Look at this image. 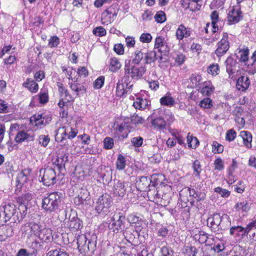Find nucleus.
<instances>
[{
    "mask_svg": "<svg viewBox=\"0 0 256 256\" xmlns=\"http://www.w3.org/2000/svg\"><path fill=\"white\" fill-rule=\"evenodd\" d=\"M214 192L220 194L222 198H228L230 196V192L220 187H217L214 188Z\"/></svg>",
    "mask_w": 256,
    "mask_h": 256,
    "instance_id": "5fc2aeb1",
    "label": "nucleus"
},
{
    "mask_svg": "<svg viewBox=\"0 0 256 256\" xmlns=\"http://www.w3.org/2000/svg\"><path fill=\"white\" fill-rule=\"evenodd\" d=\"M127 220L132 226H134L138 230L145 225V222L141 216H137L135 214H131L128 216Z\"/></svg>",
    "mask_w": 256,
    "mask_h": 256,
    "instance_id": "ddd939ff",
    "label": "nucleus"
},
{
    "mask_svg": "<svg viewBox=\"0 0 256 256\" xmlns=\"http://www.w3.org/2000/svg\"><path fill=\"white\" fill-rule=\"evenodd\" d=\"M148 105V102L146 99L137 98L133 103V106L136 109H145Z\"/></svg>",
    "mask_w": 256,
    "mask_h": 256,
    "instance_id": "f704fd0d",
    "label": "nucleus"
},
{
    "mask_svg": "<svg viewBox=\"0 0 256 256\" xmlns=\"http://www.w3.org/2000/svg\"><path fill=\"white\" fill-rule=\"evenodd\" d=\"M226 69L230 76H234L238 72V65L236 61L231 57H228L226 60Z\"/></svg>",
    "mask_w": 256,
    "mask_h": 256,
    "instance_id": "dca6fc26",
    "label": "nucleus"
},
{
    "mask_svg": "<svg viewBox=\"0 0 256 256\" xmlns=\"http://www.w3.org/2000/svg\"><path fill=\"white\" fill-rule=\"evenodd\" d=\"M62 72L66 74L67 78L70 80H71L73 81L75 80L74 78H72V76L76 73V71L72 68H66V66H64L62 67Z\"/></svg>",
    "mask_w": 256,
    "mask_h": 256,
    "instance_id": "a18cd8bd",
    "label": "nucleus"
},
{
    "mask_svg": "<svg viewBox=\"0 0 256 256\" xmlns=\"http://www.w3.org/2000/svg\"><path fill=\"white\" fill-rule=\"evenodd\" d=\"M36 252L33 251L29 252L25 248L20 249L16 254V256H36Z\"/></svg>",
    "mask_w": 256,
    "mask_h": 256,
    "instance_id": "052dcab7",
    "label": "nucleus"
},
{
    "mask_svg": "<svg viewBox=\"0 0 256 256\" xmlns=\"http://www.w3.org/2000/svg\"><path fill=\"white\" fill-rule=\"evenodd\" d=\"M187 144L189 148H196L199 142L196 138L189 135L186 136Z\"/></svg>",
    "mask_w": 256,
    "mask_h": 256,
    "instance_id": "37998d69",
    "label": "nucleus"
},
{
    "mask_svg": "<svg viewBox=\"0 0 256 256\" xmlns=\"http://www.w3.org/2000/svg\"><path fill=\"white\" fill-rule=\"evenodd\" d=\"M199 105L204 108H209L212 106V102L210 98H205L200 101Z\"/></svg>",
    "mask_w": 256,
    "mask_h": 256,
    "instance_id": "864d4df0",
    "label": "nucleus"
},
{
    "mask_svg": "<svg viewBox=\"0 0 256 256\" xmlns=\"http://www.w3.org/2000/svg\"><path fill=\"white\" fill-rule=\"evenodd\" d=\"M236 55V58L239 62L242 64L246 66L247 69L246 70L252 74L256 72V68H251V60L248 56L249 50L247 48L239 50Z\"/></svg>",
    "mask_w": 256,
    "mask_h": 256,
    "instance_id": "39448f33",
    "label": "nucleus"
},
{
    "mask_svg": "<svg viewBox=\"0 0 256 256\" xmlns=\"http://www.w3.org/2000/svg\"><path fill=\"white\" fill-rule=\"evenodd\" d=\"M24 86L28 88L32 92H36L38 90V86L34 80L28 78L23 84Z\"/></svg>",
    "mask_w": 256,
    "mask_h": 256,
    "instance_id": "e433bc0d",
    "label": "nucleus"
},
{
    "mask_svg": "<svg viewBox=\"0 0 256 256\" xmlns=\"http://www.w3.org/2000/svg\"><path fill=\"white\" fill-rule=\"evenodd\" d=\"M240 136L243 140V144L247 148H252V135L250 132L248 131H241Z\"/></svg>",
    "mask_w": 256,
    "mask_h": 256,
    "instance_id": "bb28decb",
    "label": "nucleus"
},
{
    "mask_svg": "<svg viewBox=\"0 0 256 256\" xmlns=\"http://www.w3.org/2000/svg\"><path fill=\"white\" fill-rule=\"evenodd\" d=\"M52 230L51 229L42 226L38 238L44 241L49 240L52 237Z\"/></svg>",
    "mask_w": 256,
    "mask_h": 256,
    "instance_id": "7c9ffc66",
    "label": "nucleus"
},
{
    "mask_svg": "<svg viewBox=\"0 0 256 256\" xmlns=\"http://www.w3.org/2000/svg\"><path fill=\"white\" fill-rule=\"evenodd\" d=\"M46 256H68V255L65 252L56 250L50 251L47 254Z\"/></svg>",
    "mask_w": 256,
    "mask_h": 256,
    "instance_id": "69168bd1",
    "label": "nucleus"
},
{
    "mask_svg": "<svg viewBox=\"0 0 256 256\" xmlns=\"http://www.w3.org/2000/svg\"><path fill=\"white\" fill-rule=\"evenodd\" d=\"M230 234L237 241L240 240L246 234H249L250 236H251L249 223L246 228L239 226H232L230 228Z\"/></svg>",
    "mask_w": 256,
    "mask_h": 256,
    "instance_id": "9d476101",
    "label": "nucleus"
},
{
    "mask_svg": "<svg viewBox=\"0 0 256 256\" xmlns=\"http://www.w3.org/2000/svg\"><path fill=\"white\" fill-rule=\"evenodd\" d=\"M33 140L34 137L32 136L29 134L27 132L22 130L18 131L15 138L16 142L18 143L28 142Z\"/></svg>",
    "mask_w": 256,
    "mask_h": 256,
    "instance_id": "4be33fe9",
    "label": "nucleus"
},
{
    "mask_svg": "<svg viewBox=\"0 0 256 256\" xmlns=\"http://www.w3.org/2000/svg\"><path fill=\"white\" fill-rule=\"evenodd\" d=\"M76 80H74L73 81L69 80L68 84L74 94L76 96H78L80 94H84L86 91V89L82 85L76 83Z\"/></svg>",
    "mask_w": 256,
    "mask_h": 256,
    "instance_id": "aec40b11",
    "label": "nucleus"
},
{
    "mask_svg": "<svg viewBox=\"0 0 256 256\" xmlns=\"http://www.w3.org/2000/svg\"><path fill=\"white\" fill-rule=\"evenodd\" d=\"M156 59V53L154 51L149 52L145 56L146 63V64H150Z\"/></svg>",
    "mask_w": 256,
    "mask_h": 256,
    "instance_id": "8fccbe9b",
    "label": "nucleus"
},
{
    "mask_svg": "<svg viewBox=\"0 0 256 256\" xmlns=\"http://www.w3.org/2000/svg\"><path fill=\"white\" fill-rule=\"evenodd\" d=\"M214 88L210 81L205 82L203 84V86L201 90V92L203 95L210 96L214 91Z\"/></svg>",
    "mask_w": 256,
    "mask_h": 256,
    "instance_id": "72a5a7b5",
    "label": "nucleus"
},
{
    "mask_svg": "<svg viewBox=\"0 0 256 256\" xmlns=\"http://www.w3.org/2000/svg\"><path fill=\"white\" fill-rule=\"evenodd\" d=\"M40 176H42L41 182L46 186L54 184L56 182V174L55 170L52 168L41 170Z\"/></svg>",
    "mask_w": 256,
    "mask_h": 256,
    "instance_id": "0eeeda50",
    "label": "nucleus"
},
{
    "mask_svg": "<svg viewBox=\"0 0 256 256\" xmlns=\"http://www.w3.org/2000/svg\"><path fill=\"white\" fill-rule=\"evenodd\" d=\"M13 235L12 228L7 226H0V240H4Z\"/></svg>",
    "mask_w": 256,
    "mask_h": 256,
    "instance_id": "a878e982",
    "label": "nucleus"
},
{
    "mask_svg": "<svg viewBox=\"0 0 256 256\" xmlns=\"http://www.w3.org/2000/svg\"><path fill=\"white\" fill-rule=\"evenodd\" d=\"M124 76L132 79L140 78L146 72L145 66H138L130 64V62H126L124 68Z\"/></svg>",
    "mask_w": 256,
    "mask_h": 256,
    "instance_id": "f03ea898",
    "label": "nucleus"
},
{
    "mask_svg": "<svg viewBox=\"0 0 256 256\" xmlns=\"http://www.w3.org/2000/svg\"><path fill=\"white\" fill-rule=\"evenodd\" d=\"M162 116L164 118L166 126L170 124L174 120V115L170 112L166 113L165 114Z\"/></svg>",
    "mask_w": 256,
    "mask_h": 256,
    "instance_id": "bf43d9fd",
    "label": "nucleus"
},
{
    "mask_svg": "<svg viewBox=\"0 0 256 256\" xmlns=\"http://www.w3.org/2000/svg\"><path fill=\"white\" fill-rule=\"evenodd\" d=\"M192 33L190 28H186L183 24H180L178 26L176 32V38L179 40H182L184 38L189 37Z\"/></svg>",
    "mask_w": 256,
    "mask_h": 256,
    "instance_id": "f3484780",
    "label": "nucleus"
},
{
    "mask_svg": "<svg viewBox=\"0 0 256 256\" xmlns=\"http://www.w3.org/2000/svg\"><path fill=\"white\" fill-rule=\"evenodd\" d=\"M111 198L108 195H102L94 202V209L98 214L105 215L109 212L112 204Z\"/></svg>",
    "mask_w": 256,
    "mask_h": 256,
    "instance_id": "20e7f679",
    "label": "nucleus"
},
{
    "mask_svg": "<svg viewBox=\"0 0 256 256\" xmlns=\"http://www.w3.org/2000/svg\"><path fill=\"white\" fill-rule=\"evenodd\" d=\"M60 202V196L58 192H54L44 197L42 202V208L50 212L55 211Z\"/></svg>",
    "mask_w": 256,
    "mask_h": 256,
    "instance_id": "f257e3e1",
    "label": "nucleus"
},
{
    "mask_svg": "<svg viewBox=\"0 0 256 256\" xmlns=\"http://www.w3.org/2000/svg\"><path fill=\"white\" fill-rule=\"evenodd\" d=\"M16 212V206L14 204H4L0 206V222H6L15 214Z\"/></svg>",
    "mask_w": 256,
    "mask_h": 256,
    "instance_id": "423d86ee",
    "label": "nucleus"
},
{
    "mask_svg": "<svg viewBox=\"0 0 256 256\" xmlns=\"http://www.w3.org/2000/svg\"><path fill=\"white\" fill-rule=\"evenodd\" d=\"M250 235L253 238H256V220L249 223Z\"/></svg>",
    "mask_w": 256,
    "mask_h": 256,
    "instance_id": "774afa93",
    "label": "nucleus"
},
{
    "mask_svg": "<svg viewBox=\"0 0 256 256\" xmlns=\"http://www.w3.org/2000/svg\"><path fill=\"white\" fill-rule=\"evenodd\" d=\"M68 226L70 229L78 230L82 228V222L78 218H72L68 222Z\"/></svg>",
    "mask_w": 256,
    "mask_h": 256,
    "instance_id": "a19ab883",
    "label": "nucleus"
},
{
    "mask_svg": "<svg viewBox=\"0 0 256 256\" xmlns=\"http://www.w3.org/2000/svg\"><path fill=\"white\" fill-rule=\"evenodd\" d=\"M218 16L216 12H213L211 14L212 23L210 24H208L207 25V28L206 30V32H208V28H211L212 31L213 33L212 36L213 41L216 40L217 38L216 37V34L215 33L218 30V26L216 24Z\"/></svg>",
    "mask_w": 256,
    "mask_h": 256,
    "instance_id": "2eb2a0df",
    "label": "nucleus"
},
{
    "mask_svg": "<svg viewBox=\"0 0 256 256\" xmlns=\"http://www.w3.org/2000/svg\"><path fill=\"white\" fill-rule=\"evenodd\" d=\"M144 56V54L140 50H136L133 55L132 63L134 64H138L142 60Z\"/></svg>",
    "mask_w": 256,
    "mask_h": 256,
    "instance_id": "c03bdc74",
    "label": "nucleus"
},
{
    "mask_svg": "<svg viewBox=\"0 0 256 256\" xmlns=\"http://www.w3.org/2000/svg\"><path fill=\"white\" fill-rule=\"evenodd\" d=\"M32 199V194L30 193H26L18 198V202L24 203L28 202Z\"/></svg>",
    "mask_w": 256,
    "mask_h": 256,
    "instance_id": "0e129e2a",
    "label": "nucleus"
},
{
    "mask_svg": "<svg viewBox=\"0 0 256 256\" xmlns=\"http://www.w3.org/2000/svg\"><path fill=\"white\" fill-rule=\"evenodd\" d=\"M154 49L157 50L158 52L166 54L168 51L169 48L164 38L162 36H157L155 40Z\"/></svg>",
    "mask_w": 256,
    "mask_h": 256,
    "instance_id": "4468645a",
    "label": "nucleus"
},
{
    "mask_svg": "<svg viewBox=\"0 0 256 256\" xmlns=\"http://www.w3.org/2000/svg\"><path fill=\"white\" fill-rule=\"evenodd\" d=\"M72 127L69 124L59 128L56 132V138L60 139V141L63 140L66 136H67L70 132H72Z\"/></svg>",
    "mask_w": 256,
    "mask_h": 256,
    "instance_id": "5701e85b",
    "label": "nucleus"
},
{
    "mask_svg": "<svg viewBox=\"0 0 256 256\" xmlns=\"http://www.w3.org/2000/svg\"><path fill=\"white\" fill-rule=\"evenodd\" d=\"M188 0H180V4L183 8L185 9L188 8L192 12L200 10L201 5L196 4V6H193V4L191 2H188Z\"/></svg>",
    "mask_w": 256,
    "mask_h": 256,
    "instance_id": "ea45409f",
    "label": "nucleus"
},
{
    "mask_svg": "<svg viewBox=\"0 0 256 256\" xmlns=\"http://www.w3.org/2000/svg\"><path fill=\"white\" fill-rule=\"evenodd\" d=\"M50 138L48 135L42 134L38 138V144L43 147H46L50 142Z\"/></svg>",
    "mask_w": 256,
    "mask_h": 256,
    "instance_id": "09e8293b",
    "label": "nucleus"
},
{
    "mask_svg": "<svg viewBox=\"0 0 256 256\" xmlns=\"http://www.w3.org/2000/svg\"><path fill=\"white\" fill-rule=\"evenodd\" d=\"M78 248L82 254L94 252L96 247V242L90 239L86 236L82 234L77 238Z\"/></svg>",
    "mask_w": 256,
    "mask_h": 256,
    "instance_id": "7ed1b4c3",
    "label": "nucleus"
},
{
    "mask_svg": "<svg viewBox=\"0 0 256 256\" xmlns=\"http://www.w3.org/2000/svg\"><path fill=\"white\" fill-rule=\"evenodd\" d=\"M126 161L124 157L122 154H119L116 162V168L118 170H122L125 168Z\"/></svg>",
    "mask_w": 256,
    "mask_h": 256,
    "instance_id": "de8ad7c7",
    "label": "nucleus"
},
{
    "mask_svg": "<svg viewBox=\"0 0 256 256\" xmlns=\"http://www.w3.org/2000/svg\"><path fill=\"white\" fill-rule=\"evenodd\" d=\"M208 222L212 228H216L220 226L222 222L220 215L219 214H214L212 216L208 218Z\"/></svg>",
    "mask_w": 256,
    "mask_h": 256,
    "instance_id": "c85d7f7f",
    "label": "nucleus"
},
{
    "mask_svg": "<svg viewBox=\"0 0 256 256\" xmlns=\"http://www.w3.org/2000/svg\"><path fill=\"white\" fill-rule=\"evenodd\" d=\"M104 146L106 149L110 150L114 146V140L110 137H106L104 140Z\"/></svg>",
    "mask_w": 256,
    "mask_h": 256,
    "instance_id": "13d9d810",
    "label": "nucleus"
},
{
    "mask_svg": "<svg viewBox=\"0 0 256 256\" xmlns=\"http://www.w3.org/2000/svg\"><path fill=\"white\" fill-rule=\"evenodd\" d=\"M236 136V131L233 129H230L226 132V139L228 142H232L235 139Z\"/></svg>",
    "mask_w": 256,
    "mask_h": 256,
    "instance_id": "680f3d73",
    "label": "nucleus"
},
{
    "mask_svg": "<svg viewBox=\"0 0 256 256\" xmlns=\"http://www.w3.org/2000/svg\"><path fill=\"white\" fill-rule=\"evenodd\" d=\"M235 208L239 212H247L250 208V204L246 200L238 202L235 206Z\"/></svg>",
    "mask_w": 256,
    "mask_h": 256,
    "instance_id": "58836bf2",
    "label": "nucleus"
},
{
    "mask_svg": "<svg viewBox=\"0 0 256 256\" xmlns=\"http://www.w3.org/2000/svg\"><path fill=\"white\" fill-rule=\"evenodd\" d=\"M58 90L62 98H67L68 100H72V97L68 91V90L61 82H58Z\"/></svg>",
    "mask_w": 256,
    "mask_h": 256,
    "instance_id": "473e14b6",
    "label": "nucleus"
},
{
    "mask_svg": "<svg viewBox=\"0 0 256 256\" xmlns=\"http://www.w3.org/2000/svg\"><path fill=\"white\" fill-rule=\"evenodd\" d=\"M148 120L152 128L156 130H164L166 128V122L162 115H158L156 112H154L149 116Z\"/></svg>",
    "mask_w": 256,
    "mask_h": 256,
    "instance_id": "6e6552de",
    "label": "nucleus"
},
{
    "mask_svg": "<svg viewBox=\"0 0 256 256\" xmlns=\"http://www.w3.org/2000/svg\"><path fill=\"white\" fill-rule=\"evenodd\" d=\"M214 164L215 170L220 171L224 168V162L220 158H218L214 160Z\"/></svg>",
    "mask_w": 256,
    "mask_h": 256,
    "instance_id": "3c124183",
    "label": "nucleus"
},
{
    "mask_svg": "<svg viewBox=\"0 0 256 256\" xmlns=\"http://www.w3.org/2000/svg\"><path fill=\"white\" fill-rule=\"evenodd\" d=\"M89 196V192L85 188H82L80 194L74 198V202L77 204H82L88 200Z\"/></svg>",
    "mask_w": 256,
    "mask_h": 256,
    "instance_id": "c756f323",
    "label": "nucleus"
},
{
    "mask_svg": "<svg viewBox=\"0 0 256 256\" xmlns=\"http://www.w3.org/2000/svg\"><path fill=\"white\" fill-rule=\"evenodd\" d=\"M154 18L156 22L162 23L166 20L165 13L162 11L158 12L154 16Z\"/></svg>",
    "mask_w": 256,
    "mask_h": 256,
    "instance_id": "6e6d98bb",
    "label": "nucleus"
},
{
    "mask_svg": "<svg viewBox=\"0 0 256 256\" xmlns=\"http://www.w3.org/2000/svg\"><path fill=\"white\" fill-rule=\"evenodd\" d=\"M116 8V6L112 4L102 13V22L103 24L108 25L116 19L118 11Z\"/></svg>",
    "mask_w": 256,
    "mask_h": 256,
    "instance_id": "1a4fd4ad",
    "label": "nucleus"
},
{
    "mask_svg": "<svg viewBox=\"0 0 256 256\" xmlns=\"http://www.w3.org/2000/svg\"><path fill=\"white\" fill-rule=\"evenodd\" d=\"M160 104L168 107H172L176 104L175 100L172 97L170 93H167L160 100Z\"/></svg>",
    "mask_w": 256,
    "mask_h": 256,
    "instance_id": "cd10ccee",
    "label": "nucleus"
},
{
    "mask_svg": "<svg viewBox=\"0 0 256 256\" xmlns=\"http://www.w3.org/2000/svg\"><path fill=\"white\" fill-rule=\"evenodd\" d=\"M108 70L112 72H116L122 67V63L120 60L116 57L110 58L108 60Z\"/></svg>",
    "mask_w": 256,
    "mask_h": 256,
    "instance_id": "393cba45",
    "label": "nucleus"
},
{
    "mask_svg": "<svg viewBox=\"0 0 256 256\" xmlns=\"http://www.w3.org/2000/svg\"><path fill=\"white\" fill-rule=\"evenodd\" d=\"M30 173V169H24L20 172L18 174L16 180L18 185L20 186L24 185L28 180Z\"/></svg>",
    "mask_w": 256,
    "mask_h": 256,
    "instance_id": "b1692460",
    "label": "nucleus"
},
{
    "mask_svg": "<svg viewBox=\"0 0 256 256\" xmlns=\"http://www.w3.org/2000/svg\"><path fill=\"white\" fill-rule=\"evenodd\" d=\"M130 184L128 182H118L114 186V193L118 196H123L126 194L127 188Z\"/></svg>",
    "mask_w": 256,
    "mask_h": 256,
    "instance_id": "a211bd4d",
    "label": "nucleus"
},
{
    "mask_svg": "<svg viewBox=\"0 0 256 256\" xmlns=\"http://www.w3.org/2000/svg\"><path fill=\"white\" fill-rule=\"evenodd\" d=\"M250 84L249 78L246 76H242L238 78L236 87L238 90L244 92L248 89Z\"/></svg>",
    "mask_w": 256,
    "mask_h": 256,
    "instance_id": "6ab92c4d",
    "label": "nucleus"
},
{
    "mask_svg": "<svg viewBox=\"0 0 256 256\" xmlns=\"http://www.w3.org/2000/svg\"><path fill=\"white\" fill-rule=\"evenodd\" d=\"M116 134L118 136L126 138L128 136V130L126 124H118L116 127Z\"/></svg>",
    "mask_w": 256,
    "mask_h": 256,
    "instance_id": "c9c22d12",
    "label": "nucleus"
},
{
    "mask_svg": "<svg viewBox=\"0 0 256 256\" xmlns=\"http://www.w3.org/2000/svg\"><path fill=\"white\" fill-rule=\"evenodd\" d=\"M224 150V146L217 142H214L212 144V151L214 154H220Z\"/></svg>",
    "mask_w": 256,
    "mask_h": 256,
    "instance_id": "603ef678",
    "label": "nucleus"
},
{
    "mask_svg": "<svg viewBox=\"0 0 256 256\" xmlns=\"http://www.w3.org/2000/svg\"><path fill=\"white\" fill-rule=\"evenodd\" d=\"M208 72L212 76L217 75L219 72L218 66L216 64L210 65L208 69Z\"/></svg>",
    "mask_w": 256,
    "mask_h": 256,
    "instance_id": "338daca9",
    "label": "nucleus"
},
{
    "mask_svg": "<svg viewBox=\"0 0 256 256\" xmlns=\"http://www.w3.org/2000/svg\"><path fill=\"white\" fill-rule=\"evenodd\" d=\"M44 118L42 114H36L30 118V122L32 124L40 126L44 124Z\"/></svg>",
    "mask_w": 256,
    "mask_h": 256,
    "instance_id": "4c0bfd02",
    "label": "nucleus"
},
{
    "mask_svg": "<svg viewBox=\"0 0 256 256\" xmlns=\"http://www.w3.org/2000/svg\"><path fill=\"white\" fill-rule=\"evenodd\" d=\"M229 48L228 34L226 33H224L222 38L218 44V48L216 50L215 53L218 56H221L228 51Z\"/></svg>",
    "mask_w": 256,
    "mask_h": 256,
    "instance_id": "f8f14e48",
    "label": "nucleus"
},
{
    "mask_svg": "<svg viewBox=\"0 0 256 256\" xmlns=\"http://www.w3.org/2000/svg\"><path fill=\"white\" fill-rule=\"evenodd\" d=\"M125 217L123 216L122 214L119 213L117 215H114L113 218V220L114 221L112 222V228L113 229L114 232H118L119 229L123 225Z\"/></svg>",
    "mask_w": 256,
    "mask_h": 256,
    "instance_id": "412c9836",
    "label": "nucleus"
},
{
    "mask_svg": "<svg viewBox=\"0 0 256 256\" xmlns=\"http://www.w3.org/2000/svg\"><path fill=\"white\" fill-rule=\"evenodd\" d=\"M172 58L174 60V65L179 66L184 64L186 60V56L182 53H178L174 56Z\"/></svg>",
    "mask_w": 256,
    "mask_h": 256,
    "instance_id": "49530a36",
    "label": "nucleus"
},
{
    "mask_svg": "<svg viewBox=\"0 0 256 256\" xmlns=\"http://www.w3.org/2000/svg\"><path fill=\"white\" fill-rule=\"evenodd\" d=\"M222 222L220 224V229L225 230L228 228L231 224V221L229 216L227 214H223L221 216Z\"/></svg>",
    "mask_w": 256,
    "mask_h": 256,
    "instance_id": "79ce46f5",
    "label": "nucleus"
},
{
    "mask_svg": "<svg viewBox=\"0 0 256 256\" xmlns=\"http://www.w3.org/2000/svg\"><path fill=\"white\" fill-rule=\"evenodd\" d=\"M242 18V12L238 5L234 6L230 8L228 16L230 24L237 23Z\"/></svg>",
    "mask_w": 256,
    "mask_h": 256,
    "instance_id": "9b49d317",
    "label": "nucleus"
},
{
    "mask_svg": "<svg viewBox=\"0 0 256 256\" xmlns=\"http://www.w3.org/2000/svg\"><path fill=\"white\" fill-rule=\"evenodd\" d=\"M152 40V36L149 33H143L140 37V40L143 43H149Z\"/></svg>",
    "mask_w": 256,
    "mask_h": 256,
    "instance_id": "e2e57ef3",
    "label": "nucleus"
},
{
    "mask_svg": "<svg viewBox=\"0 0 256 256\" xmlns=\"http://www.w3.org/2000/svg\"><path fill=\"white\" fill-rule=\"evenodd\" d=\"M42 226L38 223L29 222L27 226H25V228L30 229L31 234L38 237Z\"/></svg>",
    "mask_w": 256,
    "mask_h": 256,
    "instance_id": "2f4dec72",
    "label": "nucleus"
},
{
    "mask_svg": "<svg viewBox=\"0 0 256 256\" xmlns=\"http://www.w3.org/2000/svg\"><path fill=\"white\" fill-rule=\"evenodd\" d=\"M93 34L98 36H103L106 35V30L102 26H98L92 30Z\"/></svg>",
    "mask_w": 256,
    "mask_h": 256,
    "instance_id": "4d7b16f0",
    "label": "nucleus"
}]
</instances>
